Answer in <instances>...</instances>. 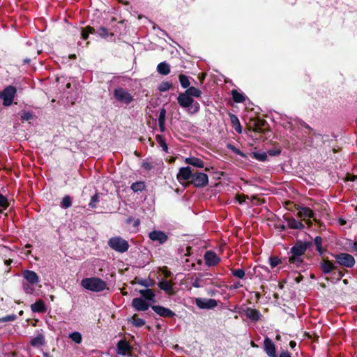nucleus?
Instances as JSON below:
<instances>
[{"label": "nucleus", "mask_w": 357, "mask_h": 357, "mask_svg": "<svg viewBox=\"0 0 357 357\" xmlns=\"http://www.w3.org/2000/svg\"><path fill=\"white\" fill-rule=\"evenodd\" d=\"M177 101L181 107L187 109L189 114H197L199 111L200 105L199 102L194 100L192 98L185 92L178 95Z\"/></svg>", "instance_id": "f257e3e1"}, {"label": "nucleus", "mask_w": 357, "mask_h": 357, "mask_svg": "<svg viewBox=\"0 0 357 357\" xmlns=\"http://www.w3.org/2000/svg\"><path fill=\"white\" fill-rule=\"evenodd\" d=\"M81 286L91 291L100 292L107 289L105 281L97 277L86 278L81 281Z\"/></svg>", "instance_id": "f03ea898"}, {"label": "nucleus", "mask_w": 357, "mask_h": 357, "mask_svg": "<svg viewBox=\"0 0 357 357\" xmlns=\"http://www.w3.org/2000/svg\"><path fill=\"white\" fill-rule=\"evenodd\" d=\"M110 248L119 252H125L128 250V243L121 237L115 236L108 241Z\"/></svg>", "instance_id": "7ed1b4c3"}, {"label": "nucleus", "mask_w": 357, "mask_h": 357, "mask_svg": "<svg viewBox=\"0 0 357 357\" xmlns=\"http://www.w3.org/2000/svg\"><path fill=\"white\" fill-rule=\"evenodd\" d=\"M16 89L13 86H8L1 93L0 98L3 100V104L5 106H10L16 94Z\"/></svg>", "instance_id": "20e7f679"}, {"label": "nucleus", "mask_w": 357, "mask_h": 357, "mask_svg": "<svg viewBox=\"0 0 357 357\" xmlns=\"http://www.w3.org/2000/svg\"><path fill=\"white\" fill-rule=\"evenodd\" d=\"M114 96L119 102L124 104L128 105L133 100L132 95L122 88L115 89Z\"/></svg>", "instance_id": "39448f33"}, {"label": "nucleus", "mask_w": 357, "mask_h": 357, "mask_svg": "<svg viewBox=\"0 0 357 357\" xmlns=\"http://www.w3.org/2000/svg\"><path fill=\"white\" fill-rule=\"evenodd\" d=\"M337 262L344 267L350 268L355 264V259L347 253H340L335 257Z\"/></svg>", "instance_id": "423d86ee"}, {"label": "nucleus", "mask_w": 357, "mask_h": 357, "mask_svg": "<svg viewBox=\"0 0 357 357\" xmlns=\"http://www.w3.org/2000/svg\"><path fill=\"white\" fill-rule=\"evenodd\" d=\"M190 182L195 187H204L208 183V176L204 173L193 172Z\"/></svg>", "instance_id": "0eeeda50"}, {"label": "nucleus", "mask_w": 357, "mask_h": 357, "mask_svg": "<svg viewBox=\"0 0 357 357\" xmlns=\"http://www.w3.org/2000/svg\"><path fill=\"white\" fill-rule=\"evenodd\" d=\"M297 215L303 220L306 221L309 225L311 224V218H312L314 220H316L314 212L312 210L307 207L298 208Z\"/></svg>", "instance_id": "6e6552de"}, {"label": "nucleus", "mask_w": 357, "mask_h": 357, "mask_svg": "<svg viewBox=\"0 0 357 357\" xmlns=\"http://www.w3.org/2000/svg\"><path fill=\"white\" fill-rule=\"evenodd\" d=\"M195 303L201 309H213L218 305V302L212 298H196Z\"/></svg>", "instance_id": "1a4fd4ad"}, {"label": "nucleus", "mask_w": 357, "mask_h": 357, "mask_svg": "<svg viewBox=\"0 0 357 357\" xmlns=\"http://www.w3.org/2000/svg\"><path fill=\"white\" fill-rule=\"evenodd\" d=\"M192 174L193 172L190 167H181L177 174V179L181 183H182L184 181H189L190 179L191 180Z\"/></svg>", "instance_id": "9d476101"}, {"label": "nucleus", "mask_w": 357, "mask_h": 357, "mask_svg": "<svg viewBox=\"0 0 357 357\" xmlns=\"http://www.w3.org/2000/svg\"><path fill=\"white\" fill-rule=\"evenodd\" d=\"M149 238L153 241H158L159 243H164L167 240V236L161 231H153L149 233Z\"/></svg>", "instance_id": "9b49d317"}, {"label": "nucleus", "mask_w": 357, "mask_h": 357, "mask_svg": "<svg viewBox=\"0 0 357 357\" xmlns=\"http://www.w3.org/2000/svg\"><path fill=\"white\" fill-rule=\"evenodd\" d=\"M152 310L158 315L163 317H172L175 314L174 312L169 309L159 305L152 306Z\"/></svg>", "instance_id": "f8f14e48"}, {"label": "nucleus", "mask_w": 357, "mask_h": 357, "mask_svg": "<svg viewBox=\"0 0 357 357\" xmlns=\"http://www.w3.org/2000/svg\"><path fill=\"white\" fill-rule=\"evenodd\" d=\"M206 264L208 266H215L220 261V258L213 252L207 251L204 255Z\"/></svg>", "instance_id": "ddd939ff"}, {"label": "nucleus", "mask_w": 357, "mask_h": 357, "mask_svg": "<svg viewBox=\"0 0 357 357\" xmlns=\"http://www.w3.org/2000/svg\"><path fill=\"white\" fill-rule=\"evenodd\" d=\"M132 307L137 311H145L148 310L149 305L141 298H135L132 301Z\"/></svg>", "instance_id": "4468645a"}, {"label": "nucleus", "mask_w": 357, "mask_h": 357, "mask_svg": "<svg viewBox=\"0 0 357 357\" xmlns=\"http://www.w3.org/2000/svg\"><path fill=\"white\" fill-rule=\"evenodd\" d=\"M22 275L27 282L31 284H36L39 282L38 275L33 271L25 270L22 272Z\"/></svg>", "instance_id": "2eb2a0df"}, {"label": "nucleus", "mask_w": 357, "mask_h": 357, "mask_svg": "<svg viewBox=\"0 0 357 357\" xmlns=\"http://www.w3.org/2000/svg\"><path fill=\"white\" fill-rule=\"evenodd\" d=\"M264 349L269 357H276L275 344L268 337H266L264 340Z\"/></svg>", "instance_id": "dca6fc26"}, {"label": "nucleus", "mask_w": 357, "mask_h": 357, "mask_svg": "<svg viewBox=\"0 0 357 357\" xmlns=\"http://www.w3.org/2000/svg\"><path fill=\"white\" fill-rule=\"evenodd\" d=\"M130 351V346L128 342L125 340H120L117 344L116 353L119 355L124 356L128 354Z\"/></svg>", "instance_id": "f3484780"}, {"label": "nucleus", "mask_w": 357, "mask_h": 357, "mask_svg": "<svg viewBox=\"0 0 357 357\" xmlns=\"http://www.w3.org/2000/svg\"><path fill=\"white\" fill-rule=\"evenodd\" d=\"M245 315L248 318L254 321H258L261 317L260 312L258 310L252 308H248L245 310Z\"/></svg>", "instance_id": "a211bd4d"}, {"label": "nucleus", "mask_w": 357, "mask_h": 357, "mask_svg": "<svg viewBox=\"0 0 357 357\" xmlns=\"http://www.w3.org/2000/svg\"><path fill=\"white\" fill-rule=\"evenodd\" d=\"M185 162L188 165H190L199 168H202L204 166L203 160L195 157H190L185 158Z\"/></svg>", "instance_id": "6ab92c4d"}, {"label": "nucleus", "mask_w": 357, "mask_h": 357, "mask_svg": "<svg viewBox=\"0 0 357 357\" xmlns=\"http://www.w3.org/2000/svg\"><path fill=\"white\" fill-rule=\"evenodd\" d=\"M306 250V246L303 244H296L291 249V255L302 256Z\"/></svg>", "instance_id": "aec40b11"}, {"label": "nucleus", "mask_w": 357, "mask_h": 357, "mask_svg": "<svg viewBox=\"0 0 357 357\" xmlns=\"http://www.w3.org/2000/svg\"><path fill=\"white\" fill-rule=\"evenodd\" d=\"M31 310L34 312H45L46 307L44 302L39 300L31 305Z\"/></svg>", "instance_id": "412c9836"}, {"label": "nucleus", "mask_w": 357, "mask_h": 357, "mask_svg": "<svg viewBox=\"0 0 357 357\" xmlns=\"http://www.w3.org/2000/svg\"><path fill=\"white\" fill-rule=\"evenodd\" d=\"M165 120H166V110L165 108H162L160 111V114L158 117V125L160 128V130L161 132H164L165 130Z\"/></svg>", "instance_id": "4be33fe9"}, {"label": "nucleus", "mask_w": 357, "mask_h": 357, "mask_svg": "<svg viewBox=\"0 0 357 357\" xmlns=\"http://www.w3.org/2000/svg\"><path fill=\"white\" fill-rule=\"evenodd\" d=\"M158 286L167 294L172 292V283L170 281L162 280L159 282Z\"/></svg>", "instance_id": "5701e85b"}, {"label": "nucleus", "mask_w": 357, "mask_h": 357, "mask_svg": "<svg viewBox=\"0 0 357 357\" xmlns=\"http://www.w3.org/2000/svg\"><path fill=\"white\" fill-rule=\"evenodd\" d=\"M184 92L187 93L188 96H190L191 98H199L202 95V91L194 86L189 87Z\"/></svg>", "instance_id": "b1692460"}, {"label": "nucleus", "mask_w": 357, "mask_h": 357, "mask_svg": "<svg viewBox=\"0 0 357 357\" xmlns=\"http://www.w3.org/2000/svg\"><path fill=\"white\" fill-rule=\"evenodd\" d=\"M301 257L302 256L291 255L289 257V264L291 265L294 268L298 267L300 264L302 263Z\"/></svg>", "instance_id": "393cba45"}, {"label": "nucleus", "mask_w": 357, "mask_h": 357, "mask_svg": "<svg viewBox=\"0 0 357 357\" xmlns=\"http://www.w3.org/2000/svg\"><path fill=\"white\" fill-rule=\"evenodd\" d=\"M231 95L234 101L236 102L241 103L244 102L245 100V96L236 89L231 91Z\"/></svg>", "instance_id": "a878e982"}, {"label": "nucleus", "mask_w": 357, "mask_h": 357, "mask_svg": "<svg viewBox=\"0 0 357 357\" xmlns=\"http://www.w3.org/2000/svg\"><path fill=\"white\" fill-rule=\"evenodd\" d=\"M287 225L291 229H301L304 228V225L301 221H298L294 218L288 220Z\"/></svg>", "instance_id": "bb28decb"}, {"label": "nucleus", "mask_w": 357, "mask_h": 357, "mask_svg": "<svg viewBox=\"0 0 357 357\" xmlns=\"http://www.w3.org/2000/svg\"><path fill=\"white\" fill-rule=\"evenodd\" d=\"M157 69L159 73L164 75H167L170 73L169 66L165 62L160 63L158 65Z\"/></svg>", "instance_id": "cd10ccee"}, {"label": "nucleus", "mask_w": 357, "mask_h": 357, "mask_svg": "<svg viewBox=\"0 0 357 357\" xmlns=\"http://www.w3.org/2000/svg\"><path fill=\"white\" fill-rule=\"evenodd\" d=\"M321 266L325 273H328L335 268L333 264L330 261H324Z\"/></svg>", "instance_id": "c85d7f7f"}, {"label": "nucleus", "mask_w": 357, "mask_h": 357, "mask_svg": "<svg viewBox=\"0 0 357 357\" xmlns=\"http://www.w3.org/2000/svg\"><path fill=\"white\" fill-rule=\"evenodd\" d=\"M45 342V337L42 334H38L36 337L33 338L31 341V344L33 347L43 345Z\"/></svg>", "instance_id": "c756f323"}, {"label": "nucleus", "mask_w": 357, "mask_h": 357, "mask_svg": "<svg viewBox=\"0 0 357 357\" xmlns=\"http://www.w3.org/2000/svg\"><path fill=\"white\" fill-rule=\"evenodd\" d=\"M129 322L136 327H142L145 324V321L142 319L139 318L136 314L129 319Z\"/></svg>", "instance_id": "7c9ffc66"}, {"label": "nucleus", "mask_w": 357, "mask_h": 357, "mask_svg": "<svg viewBox=\"0 0 357 357\" xmlns=\"http://www.w3.org/2000/svg\"><path fill=\"white\" fill-rule=\"evenodd\" d=\"M139 294L147 300H152L155 296L154 293L150 289L140 290Z\"/></svg>", "instance_id": "2f4dec72"}, {"label": "nucleus", "mask_w": 357, "mask_h": 357, "mask_svg": "<svg viewBox=\"0 0 357 357\" xmlns=\"http://www.w3.org/2000/svg\"><path fill=\"white\" fill-rule=\"evenodd\" d=\"M231 121L236 131L238 133H241L242 132V130L238 119L235 115L233 114L231 116Z\"/></svg>", "instance_id": "473e14b6"}, {"label": "nucleus", "mask_w": 357, "mask_h": 357, "mask_svg": "<svg viewBox=\"0 0 357 357\" xmlns=\"http://www.w3.org/2000/svg\"><path fill=\"white\" fill-rule=\"evenodd\" d=\"M179 81L181 83V85L184 89H188L190 85V82L189 81V79L187 76L185 75H179Z\"/></svg>", "instance_id": "72a5a7b5"}, {"label": "nucleus", "mask_w": 357, "mask_h": 357, "mask_svg": "<svg viewBox=\"0 0 357 357\" xmlns=\"http://www.w3.org/2000/svg\"><path fill=\"white\" fill-rule=\"evenodd\" d=\"M144 188H145V184L142 181L135 182V183H132L131 185V189L134 192L142 191L144 189Z\"/></svg>", "instance_id": "f704fd0d"}, {"label": "nucleus", "mask_w": 357, "mask_h": 357, "mask_svg": "<svg viewBox=\"0 0 357 357\" xmlns=\"http://www.w3.org/2000/svg\"><path fill=\"white\" fill-rule=\"evenodd\" d=\"M69 337L75 343L79 344L82 342V335L79 332H73L69 335Z\"/></svg>", "instance_id": "c9c22d12"}, {"label": "nucleus", "mask_w": 357, "mask_h": 357, "mask_svg": "<svg viewBox=\"0 0 357 357\" xmlns=\"http://www.w3.org/2000/svg\"><path fill=\"white\" fill-rule=\"evenodd\" d=\"M156 141L160 144V146L162 148L163 151H167V145L165 142V139L161 135H156Z\"/></svg>", "instance_id": "e433bc0d"}, {"label": "nucleus", "mask_w": 357, "mask_h": 357, "mask_svg": "<svg viewBox=\"0 0 357 357\" xmlns=\"http://www.w3.org/2000/svg\"><path fill=\"white\" fill-rule=\"evenodd\" d=\"M95 29L91 26H87L85 29H84L82 31V37L83 39L86 40L89 33H94Z\"/></svg>", "instance_id": "4c0bfd02"}, {"label": "nucleus", "mask_w": 357, "mask_h": 357, "mask_svg": "<svg viewBox=\"0 0 357 357\" xmlns=\"http://www.w3.org/2000/svg\"><path fill=\"white\" fill-rule=\"evenodd\" d=\"M232 275L238 278L242 279L245 277V271L243 269H234L231 270Z\"/></svg>", "instance_id": "58836bf2"}, {"label": "nucleus", "mask_w": 357, "mask_h": 357, "mask_svg": "<svg viewBox=\"0 0 357 357\" xmlns=\"http://www.w3.org/2000/svg\"><path fill=\"white\" fill-rule=\"evenodd\" d=\"M270 265L272 268L276 267L278 265L281 264L282 261L278 257H269Z\"/></svg>", "instance_id": "ea45409f"}, {"label": "nucleus", "mask_w": 357, "mask_h": 357, "mask_svg": "<svg viewBox=\"0 0 357 357\" xmlns=\"http://www.w3.org/2000/svg\"><path fill=\"white\" fill-rule=\"evenodd\" d=\"M71 199L70 196H66L63 197L62 202H61V206L63 208H68L71 206Z\"/></svg>", "instance_id": "a19ab883"}, {"label": "nucleus", "mask_w": 357, "mask_h": 357, "mask_svg": "<svg viewBox=\"0 0 357 357\" xmlns=\"http://www.w3.org/2000/svg\"><path fill=\"white\" fill-rule=\"evenodd\" d=\"M155 162H149L147 160H144L142 162V167L145 169L146 170H151L154 168V165Z\"/></svg>", "instance_id": "79ce46f5"}, {"label": "nucleus", "mask_w": 357, "mask_h": 357, "mask_svg": "<svg viewBox=\"0 0 357 357\" xmlns=\"http://www.w3.org/2000/svg\"><path fill=\"white\" fill-rule=\"evenodd\" d=\"M8 206V202L6 197L0 194V208H6Z\"/></svg>", "instance_id": "37998d69"}, {"label": "nucleus", "mask_w": 357, "mask_h": 357, "mask_svg": "<svg viewBox=\"0 0 357 357\" xmlns=\"http://www.w3.org/2000/svg\"><path fill=\"white\" fill-rule=\"evenodd\" d=\"M33 284H31L30 283H24L23 284V289H24V291L26 293V294H31L33 293L34 291V288L32 287Z\"/></svg>", "instance_id": "c03bdc74"}, {"label": "nucleus", "mask_w": 357, "mask_h": 357, "mask_svg": "<svg viewBox=\"0 0 357 357\" xmlns=\"http://www.w3.org/2000/svg\"><path fill=\"white\" fill-rule=\"evenodd\" d=\"M171 86H172V84L170 83L163 82L159 86L158 89L160 91H166L169 90L171 88Z\"/></svg>", "instance_id": "a18cd8bd"}, {"label": "nucleus", "mask_w": 357, "mask_h": 357, "mask_svg": "<svg viewBox=\"0 0 357 357\" xmlns=\"http://www.w3.org/2000/svg\"><path fill=\"white\" fill-rule=\"evenodd\" d=\"M255 157L261 161H264L266 159L267 155L265 153H255Z\"/></svg>", "instance_id": "49530a36"}, {"label": "nucleus", "mask_w": 357, "mask_h": 357, "mask_svg": "<svg viewBox=\"0 0 357 357\" xmlns=\"http://www.w3.org/2000/svg\"><path fill=\"white\" fill-rule=\"evenodd\" d=\"M32 114L31 113L29 112H24L22 115H21V118L22 120H24V121H29L30 119H32Z\"/></svg>", "instance_id": "de8ad7c7"}, {"label": "nucleus", "mask_w": 357, "mask_h": 357, "mask_svg": "<svg viewBox=\"0 0 357 357\" xmlns=\"http://www.w3.org/2000/svg\"><path fill=\"white\" fill-rule=\"evenodd\" d=\"M98 34L102 36V37H107L109 33H108V31L107 30V29L104 28V27H100L98 30Z\"/></svg>", "instance_id": "09e8293b"}, {"label": "nucleus", "mask_w": 357, "mask_h": 357, "mask_svg": "<svg viewBox=\"0 0 357 357\" xmlns=\"http://www.w3.org/2000/svg\"><path fill=\"white\" fill-rule=\"evenodd\" d=\"M98 202V194H96L91 197V202L89 203V206L91 207H95L96 203Z\"/></svg>", "instance_id": "8fccbe9b"}, {"label": "nucleus", "mask_w": 357, "mask_h": 357, "mask_svg": "<svg viewBox=\"0 0 357 357\" xmlns=\"http://www.w3.org/2000/svg\"><path fill=\"white\" fill-rule=\"evenodd\" d=\"M16 318L15 315H8L6 317H3L1 319L3 321H14Z\"/></svg>", "instance_id": "3c124183"}, {"label": "nucleus", "mask_w": 357, "mask_h": 357, "mask_svg": "<svg viewBox=\"0 0 357 357\" xmlns=\"http://www.w3.org/2000/svg\"><path fill=\"white\" fill-rule=\"evenodd\" d=\"M229 148L236 154L244 156V154L238 149L235 148L234 146H229Z\"/></svg>", "instance_id": "603ef678"}, {"label": "nucleus", "mask_w": 357, "mask_h": 357, "mask_svg": "<svg viewBox=\"0 0 357 357\" xmlns=\"http://www.w3.org/2000/svg\"><path fill=\"white\" fill-rule=\"evenodd\" d=\"M162 272H163L165 277H166V278L169 277L171 275V272L167 271L166 268H164V269L162 270Z\"/></svg>", "instance_id": "864d4df0"}, {"label": "nucleus", "mask_w": 357, "mask_h": 357, "mask_svg": "<svg viewBox=\"0 0 357 357\" xmlns=\"http://www.w3.org/2000/svg\"><path fill=\"white\" fill-rule=\"evenodd\" d=\"M279 357H291V356L288 352H282Z\"/></svg>", "instance_id": "5fc2aeb1"}, {"label": "nucleus", "mask_w": 357, "mask_h": 357, "mask_svg": "<svg viewBox=\"0 0 357 357\" xmlns=\"http://www.w3.org/2000/svg\"><path fill=\"white\" fill-rule=\"evenodd\" d=\"M289 346L291 347V348H294L296 346V342L294 341H291L289 342Z\"/></svg>", "instance_id": "6e6d98bb"}, {"label": "nucleus", "mask_w": 357, "mask_h": 357, "mask_svg": "<svg viewBox=\"0 0 357 357\" xmlns=\"http://www.w3.org/2000/svg\"><path fill=\"white\" fill-rule=\"evenodd\" d=\"M12 259H8V260H6L4 261V264L6 265V266H10V264L12 263Z\"/></svg>", "instance_id": "4d7b16f0"}, {"label": "nucleus", "mask_w": 357, "mask_h": 357, "mask_svg": "<svg viewBox=\"0 0 357 357\" xmlns=\"http://www.w3.org/2000/svg\"><path fill=\"white\" fill-rule=\"evenodd\" d=\"M141 285H143V286H145V287H148L149 284L146 282H139Z\"/></svg>", "instance_id": "13d9d810"}, {"label": "nucleus", "mask_w": 357, "mask_h": 357, "mask_svg": "<svg viewBox=\"0 0 357 357\" xmlns=\"http://www.w3.org/2000/svg\"><path fill=\"white\" fill-rule=\"evenodd\" d=\"M238 200L240 203H242L243 202H244L245 200L243 199H241V196H238Z\"/></svg>", "instance_id": "bf43d9fd"}, {"label": "nucleus", "mask_w": 357, "mask_h": 357, "mask_svg": "<svg viewBox=\"0 0 357 357\" xmlns=\"http://www.w3.org/2000/svg\"><path fill=\"white\" fill-rule=\"evenodd\" d=\"M239 287H240V284H235L233 286V287H234V289H237V288H238Z\"/></svg>", "instance_id": "052dcab7"}, {"label": "nucleus", "mask_w": 357, "mask_h": 357, "mask_svg": "<svg viewBox=\"0 0 357 357\" xmlns=\"http://www.w3.org/2000/svg\"><path fill=\"white\" fill-rule=\"evenodd\" d=\"M304 126H305V128H307L310 129V130H312V128H311L308 125H307V124H305H305H304Z\"/></svg>", "instance_id": "680f3d73"}, {"label": "nucleus", "mask_w": 357, "mask_h": 357, "mask_svg": "<svg viewBox=\"0 0 357 357\" xmlns=\"http://www.w3.org/2000/svg\"><path fill=\"white\" fill-rule=\"evenodd\" d=\"M31 247V244H26V245H25V248H30Z\"/></svg>", "instance_id": "e2e57ef3"}, {"label": "nucleus", "mask_w": 357, "mask_h": 357, "mask_svg": "<svg viewBox=\"0 0 357 357\" xmlns=\"http://www.w3.org/2000/svg\"><path fill=\"white\" fill-rule=\"evenodd\" d=\"M204 75H202V76L200 77L201 81H202L204 79Z\"/></svg>", "instance_id": "0e129e2a"}, {"label": "nucleus", "mask_w": 357, "mask_h": 357, "mask_svg": "<svg viewBox=\"0 0 357 357\" xmlns=\"http://www.w3.org/2000/svg\"><path fill=\"white\" fill-rule=\"evenodd\" d=\"M354 249L357 251V243L354 244Z\"/></svg>", "instance_id": "69168bd1"}, {"label": "nucleus", "mask_w": 357, "mask_h": 357, "mask_svg": "<svg viewBox=\"0 0 357 357\" xmlns=\"http://www.w3.org/2000/svg\"><path fill=\"white\" fill-rule=\"evenodd\" d=\"M67 88H70V84L68 83L67 85H66Z\"/></svg>", "instance_id": "338daca9"}, {"label": "nucleus", "mask_w": 357, "mask_h": 357, "mask_svg": "<svg viewBox=\"0 0 357 357\" xmlns=\"http://www.w3.org/2000/svg\"><path fill=\"white\" fill-rule=\"evenodd\" d=\"M139 220H137V221L135 222V225H139Z\"/></svg>", "instance_id": "774afa93"}]
</instances>
